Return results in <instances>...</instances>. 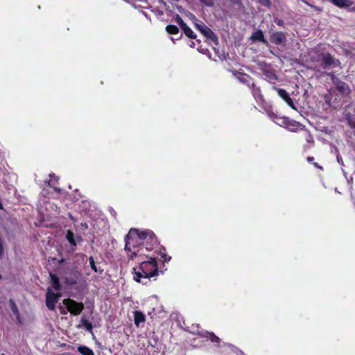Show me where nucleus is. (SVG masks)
<instances>
[{
  "label": "nucleus",
  "instance_id": "nucleus-1",
  "mask_svg": "<svg viewBox=\"0 0 355 355\" xmlns=\"http://www.w3.org/2000/svg\"><path fill=\"white\" fill-rule=\"evenodd\" d=\"M134 279L143 284H147L151 277L158 275V267L156 259L150 258V260L142 261L139 267L134 268Z\"/></svg>",
  "mask_w": 355,
  "mask_h": 355
},
{
  "label": "nucleus",
  "instance_id": "nucleus-2",
  "mask_svg": "<svg viewBox=\"0 0 355 355\" xmlns=\"http://www.w3.org/2000/svg\"><path fill=\"white\" fill-rule=\"evenodd\" d=\"M90 226L94 237L96 234V236H102L108 230L107 220L101 211L96 208L90 212Z\"/></svg>",
  "mask_w": 355,
  "mask_h": 355
},
{
  "label": "nucleus",
  "instance_id": "nucleus-3",
  "mask_svg": "<svg viewBox=\"0 0 355 355\" xmlns=\"http://www.w3.org/2000/svg\"><path fill=\"white\" fill-rule=\"evenodd\" d=\"M125 250L130 259H133L138 255L141 254L139 246L143 243L138 239V234L136 229H131L125 237Z\"/></svg>",
  "mask_w": 355,
  "mask_h": 355
},
{
  "label": "nucleus",
  "instance_id": "nucleus-4",
  "mask_svg": "<svg viewBox=\"0 0 355 355\" xmlns=\"http://www.w3.org/2000/svg\"><path fill=\"white\" fill-rule=\"evenodd\" d=\"M313 61H315L314 64L315 68L319 66L318 62H321V66L323 69H327L331 66H338L340 64V62L338 60H336L333 56H331L329 53H320L318 54L315 57L313 58Z\"/></svg>",
  "mask_w": 355,
  "mask_h": 355
},
{
  "label": "nucleus",
  "instance_id": "nucleus-5",
  "mask_svg": "<svg viewBox=\"0 0 355 355\" xmlns=\"http://www.w3.org/2000/svg\"><path fill=\"white\" fill-rule=\"evenodd\" d=\"M331 76L333 83L340 94L345 96H348L351 93V89L346 83L342 81L333 74H331Z\"/></svg>",
  "mask_w": 355,
  "mask_h": 355
},
{
  "label": "nucleus",
  "instance_id": "nucleus-6",
  "mask_svg": "<svg viewBox=\"0 0 355 355\" xmlns=\"http://www.w3.org/2000/svg\"><path fill=\"white\" fill-rule=\"evenodd\" d=\"M196 27L199 30L201 33L207 39L210 40L211 41L214 42V43H217L218 42V37L215 35V33L206 25H205L203 23L201 24H197L196 23Z\"/></svg>",
  "mask_w": 355,
  "mask_h": 355
},
{
  "label": "nucleus",
  "instance_id": "nucleus-7",
  "mask_svg": "<svg viewBox=\"0 0 355 355\" xmlns=\"http://www.w3.org/2000/svg\"><path fill=\"white\" fill-rule=\"evenodd\" d=\"M64 304L66 306L67 310L72 314H79L83 309V306L82 304L78 303L73 300L67 299L63 301Z\"/></svg>",
  "mask_w": 355,
  "mask_h": 355
},
{
  "label": "nucleus",
  "instance_id": "nucleus-8",
  "mask_svg": "<svg viewBox=\"0 0 355 355\" xmlns=\"http://www.w3.org/2000/svg\"><path fill=\"white\" fill-rule=\"evenodd\" d=\"M61 294L60 293H55L49 288L46 296V305L49 310H54L55 303H57Z\"/></svg>",
  "mask_w": 355,
  "mask_h": 355
},
{
  "label": "nucleus",
  "instance_id": "nucleus-9",
  "mask_svg": "<svg viewBox=\"0 0 355 355\" xmlns=\"http://www.w3.org/2000/svg\"><path fill=\"white\" fill-rule=\"evenodd\" d=\"M136 231L138 234V239H139L142 243L146 239L150 241L152 244L157 243V239L152 231L148 230L139 231L137 229H136Z\"/></svg>",
  "mask_w": 355,
  "mask_h": 355
},
{
  "label": "nucleus",
  "instance_id": "nucleus-10",
  "mask_svg": "<svg viewBox=\"0 0 355 355\" xmlns=\"http://www.w3.org/2000/svg\"><path fill=\"white\" fill-rule=\"evenodd\" d=\"M260 67L263 73L268 81L275 82L277 80V76L270 66L267 65L266 63H262L260 64Z\"/></svg>",
  "mask_w": 355,
  "mask_h": 355
},
{
  "label": "nucleus",
  "instance_id": "nucleus-11",
  "mask_svg": "<svg viewBox=\"0 0 355 355\" xmlns=\"http://www.w3.org/2000/svg\"><path fill=\"white\" fill-rule=\"evenodd\" d=\"M274 89L277 91L278 95L289 105L293 109H295L293 100L289 96V94L284 89H277L274 87Z\"/></svg>",
  "mask_w": 355,
  "mask_h": 355
},
{
  "label": "nucleus",
  "instance_id": "nucleus-12",
  "mask_svg": "<svg viewBox=\"0 0 355 355\" xmlns=\"http://www.w3.org/2000/svg\"><path fill=\"white\" fill-rule=\"evenodd\" d=\"M271 40L274 44H275L277 45H280L286 42V35L284 33L276 32L272 34V35L271 37Z\"/></svg>",
  "mask_w": 355,
  "mask_h": 355
},
{
  "label": "nucleus",
  "instance_id": "nucleus-13",
  "mask_svg": "<svg viewBox=\"0 0 355 355\" xmlns=\"http://www.w3.org/2000/svg\"><path fill=\"white\" fill-rule=\"evenodd\" d=\"M268 114L269 117L277 125H285L287 124L288 119L285 117L278 116L272 112H268Z\"/></svg>",
  "mask_w": 355,
  "mask_h": 355
},
{
  "label": "nucleus",
  "instance_id": "nucleus-14",
  "mask_svg": "<svg viewBox=\"0 0 355 355\" xmlns=\"http://www.w3.org/2000/svg\"><path fill=\"white\" fill-rule=\"evenodd\" d=\"M330 1L334 5L340 8H347L353 4L352 0H330Z\"/></svg>",
  "mask_w": 355,
  "mask_h": 355
},
{
  "label": "nucleus",
  "instance_id": "nucleus-15",
  "mask_svg": "<svg viewBox=\"0 0 355 355\" xmlns=\"http://www.w3.org/2000/svg\"><path fill=\"white\" fill-rule=\"evenodd\" d=\"M236 78L239 82L246 84L250 87L252 85V83H253L252 78L245 73H239L236 75Z\"/></svg>",
  "mask_w": 355,
  "mask_h": 355
},
{
  "label": "nucleus",
  "instance_id": "nucleus-16",
  "mask_svg": "<svg viewBox=\"0 0 355 355\" xmlns=\"http://www.w3.org/2000/svg\"><path fill=\"white\" fill-rule=\"evenodd\" d=\"M250 88L252 90V94L257 101H261L263 100V96L261 94V90L259 87H257L254 83H252L250 85Z\"/></svg>",
  "mask_w": 355,
  "mask_h": 355
},
{
  "label": "nucleus",
  "instance_id": "nucleus-17",
  "mask_svg": "<svg viewBox=\"0 0 355 355\" xmlns=\"http://www.w3.org/2000/svg\"><path fill=\"white\" fill-rule=\"evenodd\" d=\"M90 268L94 270L95 272H99L100 274H102L104 271L103 265H102L101 263H95L92 259V257H90Z\"/></svg>",
  "mask_w": 355,
  "mask_h": 355
},
{
  "label": "nucleus",
  "instance_id": "nucleus-18",
  "mask_svg": "<svg viewBox=\"0 0 355 355\" xmlns=\"http://www.w3.org/2000/svg\"><path fill=\"white\" fill-rule=\"evenodd\" d=\"M145 315L141 311H136L134 312V322L136 326H139L145 321Z\"/></svg>",
  "mask_w": 355,
  "mask_h": 355
},
{
  "label": "nucleus",
  "instance_id": "nucleus-19",
  "mask_svg": "<svg viewBox=\"0 0 355 355\" xmlns=\"http://www.w3.org/2000/svg\"><path fill=\"white\" fill-rule=\"evenodd\" d=\"M51 285L55 291H60L61 289V285L60 284V279L56 275L50 273Z\"/></svg>",
  "mask_w": 355,
  "mask_h": 355
},
{
  "label": "nucleus",
  "instance_id": "nucleus-20",
  "mask_svg": "<svg viewBox=\"0 0 355 355\" xmlns=\"http://www.w3.org/2000/svg\"><path fill=\"white\" fill-rule=\"evenodd\" d=\"M196 334H200V332H197ZM200 334L202 336L209 338L210 340L213 343H218L220 342V338L213 333L205 331V332H201Z\"/></svg>",
  "mask_w": 355,
  "mask_h": 355
},
{
  "label": "nucleus",
  "instance_id": "nucleus-21",
  "mask_svg": "<svg viewBox=\"0 0 355 355\" xmlns=\"http://www.w3.org/2000/svg\"><path fill=\"white\" fill-rule=\"evenodd\" d=\"M182 30L184 31V34L191 39L196 38V35L193 32V31L186 24L185 26L182 28Z\"/></svg>",
  "mask_w": 355,
  "mask_h": 355
},
{
  "label": "nucleus",
  "instance_id": "nucleus-22",
  "mask_svg": "<svg viewBox=\"0 0 355 355\" xmlns=\"http://www.w3.org/2000/svg\"><path fill=\"white\" fill-rule=\"evenodd\" d=\"M66 238H67V241H69V243L71 245H73V246L76 245V242L74 234L73 233V232H71V230H67V234H66Z\"/></svg>",
  "mask_w": 355,
  "mask_h": 355
},
{
  "label": "nucleus",
  "instance_id": "nucleus-23",
  "mask_svg": "<svg viewBox=\"0 0 355 355\" xmlns=\"http://www.w3.org/2000/svg\"><path fill=\"white\" fill-rule=\"evenodd\" d=\"M166 31L169 34L175 35L179 33V28L175 25H168L166 27Z\"/></svg>",
  "mask_w": 355,
  "mask_h": 355
},
{
  "label": "nucleus",
  "instance_id": "nucleus-24",
  "mask_svg": "<svg viewBox=\"0 0 355 355\" xmlns=\"http://www.w3.org/2000/svg\"><path fill=\"white\" fill-rule=\"evenodd\" d=\"M10 304L12 311L18 318L19 316V311L16 304L12 300H10Z\"/></svg>",
  "mask_w": 355,
  "mask_h": 355
},
{
  "label": "nucleus",
  "instance_id": "nucleus-25",
  "mask_svg": "<svg viewBox=\"0 0 355 355\" xmlns=\"http://www.w3.org/2000/svg\"><path fill=\"white\" fill-rule=\"evenodd\" d=\"M252 38L254 40H259V41H264L263 40V35L261 31H258L257 33H254L252 35Z\"/></svg>",
  "mask_w": 355,
  "mask_h": 355
},
{
  "label": "nucleus",
  "instance_id": "nucleus-26",
  "mask_svg": "<svg viewBox=\"0 0 355 355\" xmlns=\"http://www.w3.org/2000/svg\"><path fill=\"white\" fill-rule=\"evenodd\" d=\"M78 351L83 355H89V347L87 346L78 347Z\"/></svg>",
  "mask_w": 355,
  "mask_h": 355
},
{
  "label": "nucleus",
  "instance_id": "nucleus-27",
  "mask_svg": "<svg viewBox=\"0 0 355 355\" xmlns=\"http://www.w3.org/2000/svg\"><path fill=\"white\" fill-rule=\"evenodd\" d=\"M159 255L166 262L169 261L171 260V257L167 256L165 249H162V250L159 251Z\"/></svg>",
  "mask_w": 355,
  "mask_h": 355
},
{
  "label": "nucleus",
  "instance_id": "nucleus-28",
  "mask_svg": "<svg viewBox=\"0 0 355 355\" xmlns=\"http://www.w3.org/2000/svg\"><path fill=\"white\" fill-rule=\"evenodd\" d=\"M200 2L207 7H213L214 6V0H200Z\"/></svg>",
  "mask_w": 355,
  "mask_h": 355
},
{
  "label": "nucleus",
  "instance_id": "nucleus-29",
  "mask_svg": "<svg viewBox=\"0 0 355 355\" xmlns=\"http://www.w3.org/2000/svg\"><path fill=\"white\" fill-rule=\"evenodd\" d=\"M309 144H313L314 140L311 135L309 132H306L304 136Z\"/></svg>",
  "mask_w": 355,
  "mask_h": 355
},
{
  "label": "nucleus",
  "instance_id": "nucleus-30",
  "mask_svg": "<svg viewBox=\"0 0 355 355\" xmlns=\"http://www.w3.org/2000/svg\"><path fill=\"white\" fill-rule=\"evenodd\" d=\"M125 1L128 2L129 3L132 4V6L133 7H135V8L142 7L141 6L137 4V1H144V0H125Z\"/></svg>",
  "mask_w": 355,
  "mask_h": 355
},
{
  "label": "nucleus",
  "instance_id": "nucleus-31",
  "mask_svg": "<svg viewBox=\"0 0 355 355\" xmlns=\"http://www.w3.org/2000/svg\"><path fill=\"white\" fill-rule=\"evenodd\" d=\"M175 21L180 26L181 28L183 26H185V25H186V24L184 22L183 19L178 15H176Z\"/></svg>",
  "mask_w": 355,
  "mask_h": 355
},
{
  "label": "nucleus",
  "instance_id": "nucleus-32",
  "mask_svg": "<svg viewBox=\"0 0 355 355\" xmlns=\"http://www.w3.org/2000/svg\"><path fill=\"white\" fill-rule=\"evenodd\" d=\"M82 322H83V326L85 327V328L89 331V320L88 319H86V318H83L82 320Z\"/></svg>",
  "mask_w": 355,
  "mask_h": 355
},
{
  "label": "nucleus",
  "instance_id": "nucleus-33",
  "mask_svg": "<svg viewBox=\"0 0 355 355\" xmlns=\"http://www.w3.org/2000/svg\"><path fill=\"white\" fill-rule=\"evenodd\" d=\"M3 254H4V250H3V241H2L1 238L0 237V258H1L3 257Z\"/></svg>",
  "mask_w": 355,
  "mask_h": 355
},
{
  "label": "nucleus",
  "instance_id": "nucleus-34",
  "mask_svg": "<svg viewBox=\"0 0 355 355\" xmlns=\"http://www.w3.org/2000/svg\"><path fill=\"white\" fill-rule=\"evenodd\" d=\"M223 347H224L225 349H230V350H231V351H234V350L236 349L233 345H230V344H225V345H224V346H223Z\"/></svg>",
  "mask_w": 355,
  "mask_h": 355
},
{
  "label": "nucleus",
  "instance_id": "nucleus-35",
  "mask_svg": "<svg viewBox=\"0 0 355 355\" xmlns=\"http://www.w3.org/2000/svg\"><path fill=\"white\" fill-rule=\"evenodd\" d=\"M337 161L340 164L343 165V161L340 156L337 155Z\"/></svg>",
  "mask_w": 355,
  "mask_h": 355
},
{
  "label": "nucleus",
  "instance_id": "nucleus-36",
  "mask_svg": "<svg viewBox=\"0 0 355 355\" xmlns=\"http://www.w3.org/2000/svg\"><path fill=\"white\" fill-rule=\"evenodd\" d=\"M264 2L263 3L264 5L266 6H269L270 5V1L269 0H263Z\"/></svg>",
  "mask_w": 355,
  "mask_h": 355
},
{
  "label": "nucleus",
  "instance_id": "nucleus-37",
  "mask_svg": "<svg viewBox=\"0 0 355 355\" xmlns=\"http://www.w3.org/2000/svg\"><path fill=\"white\" fill-rule=\"evenodd\" d=\"M313 159H314V158H313V157H309L307 158V160H308V162H312V161L313 160Z\"/></svg>",
  "mask_w": 355,
  "mask_h": 355
},
{
  "label": "nucleus",
  "instance_id": "nucleus-38",
  "mask_svg": "<svg viewBox=\"0 0 355 355\" xmlns=\"http://www.w3.org/2000/svg\"><path fill=\"white\" fill-rule=\"evenodd\" d=\"M90 355H94V352L91 349H90Z\"/></svg>",
  "mask_w": 355,
  "mask_h": 355
},
{
  "label": "nucleus",
  "instance_id": "nucleus-39",
  "mask_svg": "<svg viewBox=\"0 0 355 355\" xmlns=\"http://www.w3.org/2000/svg\"><path fill=\"white\" fill-rule=\"evenodd\" d=\"M54 189H55V191H60V189H58V188H55Z\"/></svg>",
  "mask_w": 355,
  "mask_h": 355
},
{
  "label": "nucleus",
  "instance_id": "nucleus-40",
  "mask_svg": "<svg viewBox=\"0 0 355 355\" xmlns=\"http://www.w3.org/2000/svg\"><path fill=\"white\" fill-rule=\"evenodd\" d=\"M89 328H90V331H91L92 330V324H90Z\"/></svg>",
  "mask_w": 355,
  "mask_h": 355
},
{
  "label": "nucleus",
  "instance_id": "nucleus-41",
  "mask_svg": "<svg viewBox=\"0 0 355 355\" xmlns=\"http://www.w3.org/2000/svg\"><path fill=\"white\" fill-rule=\"evenodd\" d=\"M2 278L1 275H0V279Z\"/></svg>",
  "mask_w": 355,
  "mask_h": 355
}]
</instances>
